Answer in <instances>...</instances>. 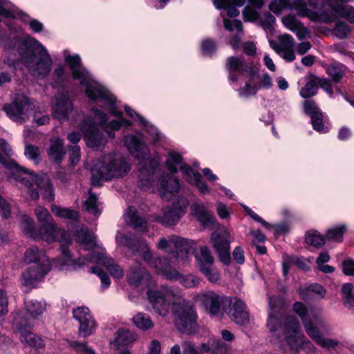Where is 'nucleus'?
Instances as JSON below:
<instances>
[{"mask_svg": "<svg viewBox=\"0 0 354 354\" xmlns=\"http://www.w3.org/2000/svg\"><path fill=\"white\" fill-rule=\"evenodd\" d=\"M115 241L119 246L127 247L141 255L144 261L156 268L157 272L167 279L179 278L180 272L174 268V266L180 262L186 263L189 261L196 246V243L193 241L180 236L171 235L168 239L162 237L157 243L158 248L166 250L173 245L175 250L171 251L167 258H162L151 253L146 241L135 236L117 235Z\"/></svg>", "mask_w": 354, "mask_h": 354, "instance_id": "obj_1", "label": "nucleus"}, {"mask_svg": "<svg viewBox=\"0 0 354 354\" xmlns=\"http://www.w3.org/2000/svg\"><path fill=\"white\" fill-rule=\"evenodd\" d=\"M38 221L41 223V229L44 232L41 240L51 243L59 241L61 244V257L57 259L56 266L60 270H76L83 264L84 260L80 259L74 260L68 250V245L71 240L69 235L64 230L56 227L52 216L48 211L42 207H37L35 209Z\"/></svg>", "mask_w": 354, "mask_h": 354, "instance_id": "obj_2", "label": "nucleus"}, {"mask_svg": "<svg viewBox=\"0 0 354 354\" xmlns=\"http://www.w3.org/2000/svg\"><path fill=\"white\" fill-rule=\"evenodd\" d=\"M65 62L69 66L73 77L85 87L86 94L89 99L104 103L113 115H122V112L118 109L115 97L103 85L92 78L88 71L82 66L78 55H65Z\"/></svg>", "mask_w": 354, "mask_h": 354, "instance_id": "obj_3", "label": "nucleus"}, {"mask_svg": "<svg viewBox=\"0 0 354 354\" xmlns=\"http://www.w3.org/2000/svg\"><path fill=\"white\" fill-rule=\"evenodd\" d=\"M124 144L139 161L138 186L145 190L149 189L162 174L158 161L150 158L147 146L136 136H127Z\"/></svg>", "mask_w": 354, "mask_h": 354, "instance_id": "obj_4", "label": "nucleus"}, {"mask_svg": "<svg viewBox=\"0 0 354 354\" xmlns=\"http://www.w3.org/2000/svg\"><path fill=\"white\" fill-rule=\"evenodd\" d=\"M19 53L28 72L35 77L44 78L51 71L52 59L46 48L31 37L19 44Z\"/></svg>", "mask_w": 354, "mask_h": 354, "instance_id": "obj_5", "label": "nucleus"}, {"mask_svg": "<svg viewBox=\"0 0 354 354\" xmlns=\"http://www.w3.org/2000/svg\"><path fill=\"white\" fill-rule=\"evenodd\" d=\"M293 310L301 318L306 334L316 344L326 349L338 346L337 340L324 337L322 331L328 333L329 328L321 314L313 312L308 314L306 306L299 301L294 304Z\"/></svg>", "mask_w": 354, "mask_h": 354, "instance_id": "obj_6", "label": "nucleus"}, {"mask_svg": "<svg viewBox=\"0 0 354 354\" xmlns=\"http://www.w3.org/2000/svg\"><path fill=\"white\" fill-rule=\"evenodd\" d=\"M130 161L120 153H110L103 156L92 171L91 182L94 186L101 185V181L122 178L131 171Z\"/></svg>", "mask_w": 354, "mask_h": 354, "instance_id": "obj_7", "label": "nucleus"}, {"mask_svg": "<svg viewBox=\"0 0 354 354\" xmlns=\"http://www.w3.org/2000/svg\"><path fill=\"white\" fill-rule=\"evenodd\" d=\"M299 324L293 316L288 317L284 322L281 337L274 338V343H284L295 354H301L304 351L306 354H319L318 348L315 344L299 333Z\"/></svg>", "mask_w": 354, "mask_h": 354, "instance_id": "obj_8", "label": "nucleus"}, {"mask_svg": "<svg viewBox=\"0 0 354 354\" xmlns=\"http://www.w3.org/2000/svg\"><path fill=\"white\" fill-rule=\"evenodd\" d=\"M174 323L181 333L190 335L198 327V314L194 306L185 300L176 302L173 305Z\"/></svg>", "mask_w": 354, "mask_h": 354, "instance_id": "obj_9", "label": "nucleus"}, {"mask_svg": "<svg viewBox=\"0 0 354 354\" xmlns=\"http://www.w3.org/2000/svg\"><path fill=\"white\" fill-rule=\"evenodd\" d=\"M286 305L282 297H269V317L267 327L270 333L272 339L281 337L286 319L289 316L281 317L279 311Z\"/></svg>", "mask_w": 354, "mask_h": 354, "instance_id": "obj_10", "label": "nucleus"}, {"mask_svg": "<svg viewBox=\"0 0 354 354\" xmlns=\"http://www.w3.org/2000/svg\"><path fill=\"white\" fill-rule=\"evenodd\" d=\"M229 297L218 294L214 291H207L201 294V305L211 317H222L224 307L230 304Z\"/></svg>", "mask_w": 354, "mask_h": 354, "instance_id": "obj_11", "label": "nucleus"}, {"mask_svg": "<svg viewBox=\"0 0 354 354\" xmlns=\"http://www.w3.org/2000/svg\"><path fill=\"white\" fill-rule=\"evenodd\" d=\"M219 230V232L215 231L212 234L210 241L219 260L223 264L229 266L231 263L230 233L224 227Z\"/></svg>", "mask_w": 354, "mask_h": 354, "instance_id": "obj_12", "label": "nucleus"}, {"mask_svg": "<svg viewBox=\"0 0 354 354\" xmlns=\"http://www.w3.org/2000/svg\"><path fill=\"white\" fill-rule=\"evenodd\" d=\"M13 324L15 330L19 334V338L22 343L37 348L44 347V340L27 330L33 326L30 319H24L21 313L18 314L14 317Z\"/></svg>", "mask_w": 354, "mask_h": 354, "instance_id": "obj_13", "label": "nucleus"}, {"mask_svg": "<svg viewBox=\"0 0 354 354\" xmlns=\"http://www.w3.org/2000/svg\"><path fill=\"white\" fill-rule=\"evenodd\" d=\"M3 110L11 120L22 124L29 116L30 100L24 95H17L11 104L3 106Z\"/></svg>", "mask_w": 354, "mask_h": 354, "instance_id": "obj_14", "label": "nucleus"}, {"mask_svg": "<svg viewBox=\"0 0 354 354\" xmlns=\"http://www.w3.org/2000/svg\"><path fill=\"white\" fill-rule=\"evenodd\" d=\"M79 128L84 133L88 147L95 150H100L104 147L106 139L90 117L84 118Z\"/></svg>", "mask_w": 354, "mask_h": 354, "instance_id": "obj_15", "label": "nucleus"}, {"mask_svg": "<svg viewBox=\"0 0 354 354\" xmlns=\"http://www.w3.org/2000/svg\"><path fill=\"white\" fill-rule=\"evenodd\" d=\"M73 317L79 322L78 335L86 338L93 335L96 328V322L88 308L78 307L73 310Z\"/></svg>", "mask_w": 354, "mask_h": 354, "instance_id": "obj_16", "label": "nucleus"}, {"mask_svg": "<svg viewBox=\"0 0 354 354\" xmlns=\"http://www.w3.org/2000/svg\"><path fill=\"white\" fill-rule=\"evenodd\" d=\"M230 304L224 307V314L239 325H246L249 323V313L247 310L245 303L239 299H235L233 302L232 298L229 297Z\"/></svg>", "mask_w": 354, "mask_h": 354, "instance_id": "obj_17", "label": "nucleus"}, {"mask_svg": "<svg viewBox=\"0 0 354 354\" xmlns=\"http://www.w3.org/2000/svg\"><path fill=\"white\" fill-rule=\"evenodd\" d=\"M127 280L131 285L144 289L153 285L149 273L139 263L133 265L127 274Z\"/></svg>", "mask_w": 354, "mask_h": 354, "instance_id": "obj_18", "label": "nucleus"}, {"mask_svg": "<svg viewBox=\"0 0 354 354\" xmlns=\"http://www.w3.org/2000/svg\"><path fill=\"white\" fill-rule=\"evenodd\" d=\"M73 109L72 102L68 95L60 93L55 96V102L52 107V114L57 120L64 121L68 119V114Z\"/></svg>", "mask_w": 354, "mask_h": 354, "instance_id": "obj_19", "label": "nucleus"}, {"mask_svg": "<svg viewBox=\"0 0 354 354\" xmlns=\"http://www.w3.org/2000/svg\"><path fill=\"white\" fill-rule=\"evenodd\" d=\"M50 270V266L32 265L23 272L21 283L26 286H34L44 279Z\"/></svg>", "mask_w": 354, "mask_h": 354, "instance_id": "obj_20", "label": "nucleus"}, {"mask_svg": "<svg viewBox=\"0 0 354 354\" xmlns=\"http://www.w3.org/2000/svg\"><path fill=\"white\" fill-rule=\"evenodd\" d=\"M185 207L174 203L171 207L163 209L162 216L157 215L156 221L164 225H173L176 224L185 213Z\"/></svg>", "mask_w": 354, "mask_h": 354, "instance_id": "obj_21", "label": "nucleus"}, {"mask_svg": "<svg viewBox=\"0 0 354 354\" xmlns=\"http://www.w3.org/2000/svg\"><path fill=\"white\" fill-rule=\"evenodd\" d=\"M226 68L228 71H238L240 73L245 72L249 75L250 80L253 78L259 71L257 65H248L242 57H230L226 60Z\"/></svg>", "mask_w": 354, "mask_h": 354, "instance_id": "obj_22", "label": "nucleus"}, {"mask_svg": "<svg viewBox=\"0 0 354 354\" xmlns=\"http://www.w3.org/2000/svg\"><path fill=\"white\" fill-rule=\"evenodd\" d=\"M148 299L153 309L160 315L165 316L169 310V301L165 297V294L161 290H149L147 292Z\"/></svg>", "mask_w": 354, "mask_h": 354, "instance_id": "obj_23", "label": "nucleus"}, {"mask_svg": "<svg viewBox=\"0 0 354 354\" xmlns=\"http://www.w3.org/2000/svg\"><path fill=\"white\" fill-rule=\"evenodd\" d=\"M179 188L178 180L171 175L167 174L162 176L158 192L162 198L169 201L178 192Z\"/></svg>", "mask_w": 354, "mask_h": 354, "instance_id": "obj_24", "label": "nucleus"}, {"mask_svg": "<svg viewBox=\"0 0 354 354\" xmlns=\"http://www.w3.org/2000/svg\"><path fill=\"white\" fill-rule=\"evenodd\" d=\"M89 261L104 266L114 278L120 279L124 276L122 269L112 259L109 258L104 254L98 253L97 254L92 255L89 257Z\"/></svg>", "mask_w": 354, "mask_h": 354, "instance_id": "obj_25", "label": "nucleus"}, {"mask_svg": "<svg viewBox=\"0 0 354 354\" xmlns=\"http://www.w3.org/2000/svg\"><path fill=\"white\" fill-rule=\"evenodd\" d=\"M24 305L26 312H18L15 314V317L21 313L24 319H30L32 324L34 320L37 319L46 310V304L42 301L35 299L26 300Z\"/></svg>", "mask_w": 354, "mask_h": 354, "instance_id": "obj_26", "label": "nucleus"}, {"mask_svg": "<svg viewBox=\"0 0 354 354\" xmlns=\"http://www.w3.org/2000/svg\"><path fill=\"white\" fill-rule=\"evenodd\" d=\"M23 260L26 264L32 263L33 265L50 266L46 252L39 250L37 246H31L27 248L24 252Z\"/></svg>", "mask_w": 354, "mask_h": 354, "instance_id": "obj_27", "label": "nucleus"}, {"mask_svg": "<svg viewBox=\"0 0 354 354\" xmlns=\"http://www.w3.org/2000/svg\"><path fill=\"white\" fill-rule=\"evenodd\" d=\"M328 4L337 16L354 23V7L346 5L345 0H328Z\"/></svg>", "mask_w": 354, "mask_h": 354, "instance_id": "obj_28", "label": "nucleus"}, {"mask_svg": "<svg viewBox=\"0 0 354 354\" xmlns=\"http://www.w3.org/2000/svg\"><path fill=\"white\" fill-rule=\"evenodd\" d=\"M125 219L127 223L133 228L141 232L147 230L146 220L138 214L136 209L133 207H129L127 209L125 213Z\"/></svg>", "mask_w": 354, "mask_h": 354, "instance_id": "obj_29", "label": "nucleus"}, {"mask_svg": "<svg viewBox=\"0 0 354 354\" xmlns=\"http://www.w3.org/2000/svg\"><path fill=\"white\" fill-rule=\"evenodd\" d=\"M66 151L63 140L59 138H53L50 140L48 155L50 160L59 163L64 158Z\"/></svg>", "mask_w": 354, "mask_h": 354, "instance_id": "obj_30", "label": "nucleus"}, {"mask_svg": "<svg viewBox=\"0 0 354 354\" xmlns=\"http://www.w3.org/2000/svg\"><path fill=\"white\" fill-rule=\"evenodd\" d=\"M203 342L201 343V353L209 354H216L220 348V342L218 340L210 337L209 333L206 330L201 331V339Z\"/></svg>", "mask_w": 354, "mask_h": 354, "instance_id": "obj_31", "label": "nucleus"}, {"mask_svg": "<svg viewBox=\"0 0 354 354\" xmlns=\"http://www.w3.org/2000/svg\"><path fill=\"white\" fill-rule=\"evenodd\" d=\"M136 340L135 335L128 330L120 328L115 334L114 341L110 342V346L119 350L120 347L127 346Z\"/></svg>", "mask_w": 354, "mask_h": 354, "instance_id": "obj_32", "label": "nucleus"}, {"mask_svg": "<svg viewBox=\"0 0 354 354\" xmlns=\"http://www.w3.org/2000/svg\"><path fill=\"white\" fill-rule=\"evenodd\" d=\"M20 227L26 236L34 239H41L44 232L41 227L39 230L35 228L34 221L29 216L24 214L21 216Z\"/></svg>", "mask_w": 354, "mask_h": 354, "instance_id": "obj_33", "label": "nucleus"}, {"mask_svg": "<svg viewBox=\"0 0 354 354\" xmlns=\"http://www.w3.org/2000/svg\"><path fill=\"white\" fill-rule=\"evenodd\" d=\"M272 48L277 53L284 50H294L295 41L294 38L288 34H283L279 37L278 43L270 42Z\"/></svg>", "mask_w": 354, "mask_h": 354, "instance_id": "obj_34", "label": "nucleus"}, {"mask_svg": "<svg viewBox=\"0 0 354 354\" xmlns=\"http://www.w3.org/2000/svg\"><path fill=\"white\" fill-rule=\"evenodd\" d=\"M201 225L207 230H218L221 226L214 214L201 206Z\"/></svg>", "mask_w": 354, "mask_h": 354, "instance_id": "obj_35", "label": "nucleus"}, {"mask_svg": "<svg viewBox=\"0 0 354 354\" xmlns=\"http://www.w3.org/2000/svg\"><path fill=\"white\" fill-rule=\"evenodd\" d=\"M77 241L84 246L86 250H90L95 246V236L87 229L81 228L75 234Z\"/></svg>", "mask_w": 354, "mask_h": 354, "instance_id": "obj_36", "label": "nucleus"}, {"mask_svg": "<svg viewBox=\"0 0 354 354\" xmlns=\"http://www.w3.org/2000/svg\"><path fill=\"white\" fill-rule=\"evenodd\" d=\"M67 346L76 354H97L86 342L67 339Z\"/></svg>", "mask_w": 354, "mask_h": 354, "instance_id": "obj_37", "label": "nucleus"}, {"mask_svg": "<svg viewBox=\"0 0 354 354\" xmlns=\"http://www.w3.org/2000/svg\"><path fill=\"white\" fill-rule=\"evenodd\" d=\"M317 80V76L311 75L304 86L301 88L299 95L304 98H308L315 95L318 89Z\"/></svg>", "mask_w": 354, "mask_h": 354, "instance_id": "obj_38", "label": "nucleus"}, {"mask_svg": "<svg viewBox=\"0 0 354 354\" xmlns=\"http://www.w3.org/2000/svg\"><path fill=\"white\" fill-rule=\"evenodd\" d=\"M133 324L142 330H147L151 329L154 326V324L150 317L142 313H138L132 317Z\"/></svg>", "mask_w": 354, "mask_h": 354, "instance_id": "obj_39", "label": "nucleus"}, {"mask_svg": "<svg viewBox=\"0 0 354 354\" xmlns=\"http://www.w3.org/2000/svg\"><path fill=\"white\" fill-rule=\"evenodd\" d=\"M327 74L332 77L335 83L339 82L346 72V67L342 64L335 63L327 66Z\"/></svg>", "mask_w": 354, "mask_h": 354, "instance_id": "obj_40", "label": "nucleus"}, {"mask_svg": "<svg viewBox=\"0 0 354 354\" xmlns=\"http://www.w3.org/2000/svg\"><path fill=\"white\" fill-rule=\"evenodd\" d=\"M51 211L56 216L62 218L71 219L73 221H77L79 218L78 212L69 208L52 205Z\"/></svg>", "mask_w": 354, "mask_h": 354, "instance_id": "obj_41", "label": "nucleus"}, {"mask_svg": "<svg viewBox=\"0 0 354 354\" xmlns=\"http://www.w3.org/2000/svg\"><path fill=\"white\" fill-rule=\"evenodd\" d=\"M84 209L88 213L95 216H98L101 213L98 205L97 198L91 192H89L88 198L84 203Z\"/></svg>", "mask_w": 354, "mask_h": 354, "instance_id": "obj_42", "label": "nucleus"}, {"mask_svg": "<svg viewBox=\"0 0 354 354\" xmlns=\"http://www.w3.org/2000/svg\"><path fill=\"white\" fill-rule=\"evenodd\" d=\"M201 272L210 283H217L220 279V274L214 265L205 266L201 264Z\"/></svg>", "mask_w": 354, "mask_h": 354, "instance_id": "obj_43", "label": "nucleus"}, {"mask_svg": "<svg viewBox=\"0 0 354 354\" xmlns=\"http://www.w3.org/2000/svg\"><path fill=\"white\" fill-rule=\"evenodd\" d=\"M181 161L182 156L180 153L175 151H171L168 153L166 165L171 174L176 173L177 166L180 165Z\"/></svg>", "mask_w": 354, "mask_h": 354, "instance_id": "obj_44", "label": "nucleus"}, {"mask_svg": "<svg viewBox=\"0 0 354 354\" xmlns=\"http://www.w3.org/2000/svg\"><path fill=\"white\" fill-rule=\"evenodd\" d=\"M298 292L302 299H306L309 292H315L322 298H323L326 294V291L323 286L319 283L312 284L306 288H300L298 290Z\"/></svg>", "mask_w": 354, "mask_h": 354, "instance_id": "obj_45", "label": "nucleus"}, {"mask_svg": "<svg viewBox=\"0 0 354 354\" xmlns=\"http://www.w3.org/2000/svg\"><path fill=\"white\" fill-rule=\"evenodd\" d=\"M347 227L345 224L331 227L326 232V238L329 240L342 241L344 233Z\"/></svg>", "mask_w": 354, "mask_h": 354, "instance_id": "obj_46", "label": "nucleus"}, {"mask_svg": "<svg viewBox=\"0 0 354 354\" xmlns=\"http://www.w3.org/2000/svg\"><path fill=\"white\" fill-rule=\"evenodd\" d=\"M290 8V0H272L269 4L270 10L276 15H279L284 10Z\"/></svg>", "mask_w": 354, "mask_h": 354, "instance_id": "obj_47", "label": "nucleus"}, {"mask_svg": "<svg viewBox=\"0 0 354 354\" xmlns=\"http://www.w3.org/2000/svg\"><path fill=\"white\" fill-rule=\"evenodd\" d=\"M185 178L191 184L199 187V174L187 165L180 166Z\"/></svg>", "mask_w": 354, "mask_h": 354, "instance_id": "obj_48", "label": "nucleus"}, {"mask_svg": "<svg viewBox=\"0 0 354 354\" xmlns=\"http://www.w3.org/2000/svg\"><path fill=\"white\" fill-rule=\"evenodd\" d=\"M306 242L316 248H321L325 243V239L317 232H310L306 236Z\"/></svg>", "mask_w": 354, "mask_h": 354, "instance_id": "obj_49", "label": "nucleus"}, {"mask_svg": "<svg viewBox=\"0 0 354 354\" xmlns=\"http://www.w3.org/2000/svg\"><path fill=\"white\" fill-rule=\"evenodd\" d=\"M281 22L287 29L292 32L295 31L298 26L302 24L295 16L292 15H287L283 17Z\"/></svg>", "mask_w": 354, "mask_h": 354, "instance_id": "obj_50", "label": "nucleus"}, {"mask_svg": "<svg viewBox=\"0 0 354 354\" xmlns=\"http://www.w3.org/2000/svg\"><path fill=\"white\" fill-rule=\"evenodd\" d=\"M130 122L123 118H120L119 120H112L107 126L105 127L106 131L110 138L114 137V133L112 131L118 130L121 126H129Z\"/></svg>", "mask_w": 354, "mask_h": 354, "instance_id": "obj_51", "label": "nucleus"}, {"mask_svg": "<svg viewBox=\"0 0 354 354\" xmlns=\"http://www.w3.org/2000/svg\"><path fill=\"white\" fill-rule=\"evenodd\" d=\"M208 266L214 265V259L207 247H201V265Z\"/></svg>", "mask_w": 354, "mask_h": 354, "instance_id": "obj_52", "label": "nucleus"}, {"mask_svg": "<svg viewBox=\"0 0 354 354\" xmlns=\"http://www.w3.org/2000/svg\"><path fill=\"white\" fill-rule=\"evenodd\" d=\"M213 3H214V6L218 10H221V9L226 10L227 15L230 17H236L239 16V11L236 8L238 6H236L232 3H230L229 5H228V3L226 4V3H223L218 4L216 3V0H213Z\"/></svg>", "mask_w": 354, "mask_h": 354, "instance_id": "obj_53", "label": "nucleus"}, {"mask_svg": "<svg viewBox=\"0 0 354 354\" xmlns=\"http://www.w3.org/2000/svg\"><path fill=\"white\" fill-rule=\"evenodd\" d=\"M350 31L351 30L348 25L343 21L336 23L334 28L335 35L340 39L346 38Z\"/></svg>", "mask_w": 354, "mask_h": 354, "instance_id": "obj_54", "label": "nucleus"}, {"mask_svg": "<svg viewBox=\"0 0 354 354\" xmlns=\"http://www.w3.org/2000/svg\"><path fill=\"white\" fill-rule=\"evenodd\" d=\"M39 153V150L37 147L32 145H26L24 151L25 156L28 158L34 160L35 163H38L40 160Z\"/></svg>", "mask_w": 354, "mask_h": 354, "instance_id": "obj_55", "label": "nucleus"}, {"mask_svg": "<svg viewBox=\"0 0 354 354\" xmlns=\"http://www.w3.org/2000/svg\"><path fill=\"white\" fill-rule=\"evenodd\" d=\"M14 6L7 0H0V15L5 17H14Z\"/></svg>", "mask_w": 354, "mask_h": 354, "instance_id": "obj_56", "label": "nucleus"}, {"mask_svg": "<svg viewBox=\"0 0 354 354\" xmlns=\"http://www.w3.org/2000/svg\"><path fill=\"white\" fill-rule=\"evenodd\" d=\"M53 78L58 85H62L68 78V73L63 66H58L53 72Z\"/></svg>", "mask_w": 354, "mask_h": 354, "instance_id": "obj_57", "label": "nucleus"}, {"mask_svg": "<svg viewBox=\"0 0 354 354\" xmlns=\"http://www.w3.org/2000/svg\"><path fill=\"white\" fill-rule=\"evenodd\" d=\"M304 109L305 113L310 117L322 113L315 101L310 100L304 102Z\"/></svg>", "mask_w": 354, "mask_h": 354, "instance_id": "obj_58", "label": "nucleus"}, {"mask_svg": "<svg viewBox=\"0 0 354 354\" xmlns=\"http://www.w3.org/2000/svg\"><path fill=\"white\" fill-rule=\"evenodd\" d=\"M223 25L224 27L229 31L236 30L239 32H241L243 31V26L240 20H231L224 18Z\"/></svg>", "mask_w": 354, "mask_h": 354, "instance_id": "obj_59", "label": "nucleus"}, {"mask_svg": "<svg viewBox=\"0 0 354 354\" xmlns=\"http://www.w3.org/2000/svg\"><path fill=\"white\" fill-rule=\"evenodd\" d=\"M311 122L313 127V129L319 132H327V128H325L323 124V113H319L318 115H315L314 116L310 117Z\"/></svg>", "mask_w": 354, "mask_h": 354, "instance_id": "obj_60", "label": "nucleus"}, {"mask_svg": "<svg viewBox=\"0 0 354 354\" xmlns=\"http://www.w3.org/2000/svg\"><path fill=\"white\" fill-rule=\"evenodd\" d=\"M91 272L99 276L103 288H107L109 287L111 284V280L109 276L104 273L100 267L95 266L91 268Z\"/></svg>", "mask_w": 354, "mask_h": 354, "instance_id": "obj_61", "label": "nucleus"}, {"mask_svg": "<svg viewBox=\"0 0 354 354\" xmlns=\"http://www.w3.org/2000/svg\"><path fill=\"white\" fill-rule=\"evenodd\" d=\"M259 86H252L250 84H246L243 87L239 90V95L243 97H248L257 93Z\"/></svg>", "mask_w": 354, "mask_h": 354, "instance_id": "obj_62", "label": "nucleus"}, {"mask_svg": "<svg viewBox=\"0 0 354 354\" xmlns=\"http://www.w3.org/2000/svg\"><path fill=\"white\" fill-rule=\"evenodd\" d=\"M243 17L245 21H254L259 18V13L250 6H246L242 11Z\"/></svg>", "mask_w": 354, "mask_h": 354, "instance_id": "obj_63", "label": "nucleus"}, {"mask_svg": "<svg viewBox=\"0 0 354 354\" xmlns=\"http://www.w3.org/2000/svg\"><path fill=\"white\" fill-rule=\"evenodd\" d=\"M182 348V354H199L197 346L191 341L183 342Z\"/></svg>", "mask_w": 354, "mask_h": 354, "instance_id": "obj_64", "label": "nucleus"}]
</instances>
